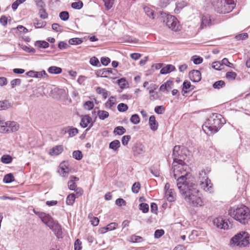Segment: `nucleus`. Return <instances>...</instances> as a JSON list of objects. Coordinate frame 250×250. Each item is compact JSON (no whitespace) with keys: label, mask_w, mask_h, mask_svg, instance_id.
Listing matches in <instances>:
<instances>
[{"label":"nucleus","mask_w":250,"mask_h":250,"mask_svg":"<svg viewBox=\"0 0 250 250\" xmlns=\"http://www.w3.org/2000/svg\"><path fill=\"white\" fill-rule=\"evenodd\" d=\"M225 86V83L224 81L222 80H220L215 82L213 84V87L215 89H220L221 88H222Z\"/></svg>","instance_id":"79ce46f5"},{"label":"nucleus","mask_w":250,"mask_h":250,"mask_svg":"<svg viewBox=\"0 0 250 250\" xmlns=\"http://www.w3.org/2000/svg\"><path fill=\"white\" fill-rule=\"evenodd\" d=\"M73 157L77 160H80L83 158V154L80 150H75L72 153Z\"/></svg>","instance_id":"49530a36"},{"label":"nucleus","mask_w":250,"mask_h":250,"mask_svg":"<svg viewBox=\"0 0 250 250\" xmlns=\"http://www.w3.org/2000/svg\"><path fill=\"white\" fill-rule=\"evenodd\" d=\"M113 69L110 68H104L96 71V75L98 77L108 78L109 74L112 73Z\"/></svg>","instance_id":"ddd939ff"},{"label":"nucleus","mask_w":250,"mask_h":250,"mask_svg":"<svg viewBox=\"0 0 250 250\" xmlns=\"http://www.w3.org/2000/svg\"><path fill=\"white\" fill-rule=\"evenodd\" d=\"M131 136L130 135L124 136L122 138V143L124 146L128 144V141L130 140Z\"/></svg>","instance_id":"0e129e2a"},{"label":"nucleus","mask_w":250,"mask_h":250,"mask_svg":"<svg viewBox=\"0 0 250 250\" xmlns=\"http://www.w3.org/2000/svg\"><path fill=\"white\" fill-rule=\"evenodd\" d=\"M134 155H138L145 153V147L141 144H137L133 148Z\"/></svg>","instance_id":"6ab92c4d"},{"label":"nucleus","mask_w":250,"mask_h":250,"mask_svg":"<svg viewBox=\"0 0 250 250\" xmlns=\"http://www.w3.org/2000/svg\"><path fill=\"white\" fill-rule=\"evenodd\" d=\"M165 21L167 27L171 29L172 30L176 31L179 29L180 25L179 22L174 16L167 15Z\"/></svg>","instance_id":"1a4fd4ad"},{"label":"nucleus","mask_w":250,"mask_h":250,"mask_svg":"<svg viewBox=\"0 0 250 250\" xmlns=\"http://www.w3.org/2000/svg\"><path fill=\"white\" fill-rule=\"evenodd\" d=\"M129 241L133 243H140L143 241V238L139 236L132 235L130 236Z\"/></svg>","instance_id":"ea45409f"},{"label":"nucleus","mask_w":250,"mask_h":250,"mask_svg":"<svg viewBox=\"0 0 250 250\" xmlns=\"http://www.w3.org/2000/svg\"><path fill=\"white\" fill-rule=\"evenodd\" d=\"M68 133L69 137L75 136L78 133V130L76 128L68 126L65 129V133Z\"/></svg>","instance_id":"a878e982"},{"label":"nucleus","mask_w":250,"mask_h":250,"mask_svg":"<svg viewBox=\"0 0 250 250\" xmlns=\"http://www.w3.org/2000/svg\"><path fill=\"white\" fill-rule=\"evenodd\" d=\"M225 119L220 114H213L202 126L203 130L206 133H214L217 132L224 124Z\"/></svg>","instance_id":"f03ea898"},{"label":"nucleus","mask_w":250,"mask_h":250,"mask_svg":"<svg viewBox=\"0 0 250 250\" xmlns=\"http://www.w3.org/2000/svg\"><path fill=\"white\" fill-rule=\"evenodd\" d=\"M191 87H193V86L191 85L190 83L188 81H185L183 84L182 95L184 96L185 94L187 93L188 91L185 89H188Z\"/></svg>","instance_id":"c9c22d12"},{"label":"nucleus","mask_w":250,"mask_h":250,"mask_svg":"<svg viewBox=\"0 0 250 250\" xmlns=\"http://www.w3.org/2000/svg\"><path fill=\"white\" fill-rule=\"evenodd\" d=\"M177 188L186 202L193 207L202 206L204 203L197 184L190 181L178 183Z\"/></svg>","instance_id":"f257e3e1"},{"label":"nucleus","mask_w":250,"mask_h":250,"mask_svg":"<svg viewBox=\"0 0 250 250\" xmlns=\"http://www.w3.org/2000/svg\"><path fill=\"white\" fill-rule=\"evenodd\" d=\"M191 60L195 64H199L202 62L203 60L201 57L195 55L191 57Z\"/></svg>","instance_id":"864d4df0"},{"label":"nucleus","mask_w":250,"mask_h":250,"mask_svg":"<svg viewBox=\"0 0 250 250\" xmlns=\"http://www.w3.org/2000/svg\"><path fill=\"white\" fill-rule=\"evenodd\" d=\"M149 125L151 130L155 131L157 129L158 127V123L156 121L155 117L154 115H151L149 119Z\"/></svg>","instance_id":"aec40b11"},{"label":"nucleus","mask_w":250,"mask_h":250,"mask_svg":"<svg viewBox=\"0 0 250 250\" xmlns=\"http://www.w3.org/2000/svg\"><path fill=\"white\" fill-rule=\"evenodd\" d=\"M249 236L248 233L242 232L234 235L230 240V245L246 247L249 243Z\"/></svg>","instance_id":"0eeeda50"},{"label":"nucleus","mask_w":250,"mask_h":250,"mask_svg":"<svg viewBox=\"0 0 250 250\" xmlns=\"http://www.w3.org/2000/svg\"><path fill=\"white\" fill-rule=\"evenodd\" d=\"M118 226L116 223H111L108 224L106 227H104L102 229V231L105 233L107 231H110L115 229Z\"/></svg>","instance_id":"cd10ccee"},{"label":"nucleus","mask_w":250,"mask_h":250,"mask_svg":"<svg viewBox=\"0 0 250 250\" xmlns=\"http://www.w3.org/2000/svg\"><path fill=\"white\" fill-rule=\"evenodd\" d=\"M83 42V40L79 38H74L69 39L68 41L69 44L71 45H79Z\"/></svg>","instance_id":"e433bc0d"},{"label":"nucleus","mask_w":250,"mask_h":250,"mask_svg":"<svg viewBox=\"0 0 250 250\" xmlns=\"http://www.w3.org/2000/svg\"><path fill=\"white\" fill-rule=\"evenodd\" d=\"M14 181V177L13 175L10 173L8 174H6L4 178L3 181L5 183H10Z\"/></svg>","instance_id":"4c0bfd02"},{"label":"nucleus","mask_w":250,"mask_h":250,"mask_svg":"<svg viewBox=\"0 0 250 250\" xmlns=\"http://www.w3.org/2000/svg\"><path fill=\"white\" fill-rule=\"evenodd\" d=\"M248 37V34L247 33H244L242 34L236 35L235 38L237 40H243L246 39Z\"/></svg>","instance_id":"69168bd1"},{"label":"nucleus","mask_w":250,"mask_h":250,"mask_svg":"<svg viewBox=\"0 0 250 250\" xmlns=\"http://www.w3.org/2000/svg\"><path fill=\"white\" fill-rule=\"evenodd\" d=\"M42 222L47 226L54 232L58 238L61 237L62 231L61 226L56 220H41Z\"/></svg>","instance_id":"6e6552de"},{"label":"nucleus","mask_w":250,"mask_h":250,"mask_svg":"<svg viewBox=\"0 0 250 250\" xmlns=\"http://www.w3.org/2000/svg\"><path fill=\"white\" fill-rule=\"evenodd\" d=\"M26 74L30 77L38 78H41L43 77L47 76V74L44 70H42L40 72L30 70L27 72Z\"/></svg>","instance_id":"4468645a"},{"label":"nucleus","mask_w":250,"mask_h":250,"mask_svg":"<svg viewBox=\"0 0 250 250\" xmlns=\"http://www.w3.org/2000/svg\"><path fill=\"white\" fill-rule=\"evenodd\" d=\"M154 111L158 114H162L165 111V108L162 105L156 106L154 108Z\"/></svg>","instance_id":"13d9d810"},{"label":"nucleus","mask_w":250,"mask_h":250,"mask_svg":"<svg viewBox=\"0 0 250 250\" xmlns=\"http://www.w3.org/2000/svg\"><path fill=\"white\" fill-rule=\"evenodd\" d=\"M190 80L193 82H198L201 79L200 72L197 70H193L189 73Z\"/></svg>","instance_id":"2eb2a0df"},{"label":"nucleus","mask_w":250,"mask_h":250,"mask_svg":"<svg viewBox=\"0 0 250 250\" xmlns=\"http://www.w3.org/2000/svg\"><path fill=\"white\" fill-rule=\"evenodd\" d=\"M187 150L183 146H176L174 147L172 153L173 162L172 164H184L187 158Z\"/></svg>","instance_id":"39448f33"},{"label":"nucleus","mask_w":250,"mask_h":250,"mask_svg":"<svg viewBox=\"0 0 250 250\" xmlns=\"http://www.w3.org/2000/svg\"><path fill=\"white\" fill-rule=\"evenodd\" d=\"M98 115L101 120H104L109 116V113L105 110H98Z\"/></svg>","instance_id":"a19ab883"},{"label":"nucleus","mask_w":250,"mask_h":250,"mask_svg":"<svg viewBox=\"0 0 250 250\" xmlns=\"http://www.w3.org/2000/svg\"><path fill=\"white\" fill-rule=\"evenodd\" d=\"M139 208L144 213H146L148 211L149 206L146 203H141L139 205Z\"/></svg>","instance_id":"6e6d98bb"},{"label":"nucleus","mask_w":250,"mask_h":250,"mask_svg":"<svg viewBox=\"0 0 250 250\" xmlns=\"http://www.w3.org/2000/svg\"><path fill=\"white\" fill-rule=\"evenodd\" d=\"M70 180L68 182V187L70 190H75L77 188V185L75 183L76 181H79V178L74 176H71L70 177Z\"/></svg>","instance_id":"f3484780"},{"label":"nucleus","mask_w":250,"mask_h":250,"mask_svg":"<svg viewBox=\"0 0 250 250\" xmlns=\"http://www.w3.org/2000/svg\"><path fill=\"white\" fill-rule=\"evenodd\" d=\"M212 4L215 10L220 14L229 13L235 6L234 0H213Z\"/></svg>","instance_id":"20e7f679"},{"label":"nucleus","mask_w":250,"mask_h":250,"mask_svg":"<svg viewBox=\"0 0 250 250\" xmlns=\"http://www.w3.org/2000/svg\"><path fill=\"white\" fill-rule=\"evenodd\" d=\"M48 71L51 74H59L62 72V69L61 67L52 66L48 68Z\"/></svg>","instance_id":"7c9ffc66"},{"label":"nucleus","mask_w":250,"mask_h":250,"mask_svg":"<svg viewBox=\"0 0 250 250\" xmlns=\"http://www.w3.org/2000/svg\"><path fill=\"white\" fill-rule=\"evenodd\" d=\"M126 132V129L122 126L116 127L113 131V133L115 135H122Z\"/></svg>","instance_id":"2f4dec72"},{"label":"nucleus","mask_w":250,"mask_h":250,"mask_svg":"<svg viewBox=\"0 0 250 250\" xmlns=\"http://www.w3.org/2000/svg\"><path fill=\"white\" fill-rule=\"evenodd\" d=\"M165 196L169 202H173L176 199V193L173 189H169L165 192Z\"/></svg>","instance_id":"a211bd4d"},{"label":"nucleus","mask_w":250,"mask_h":250,"mask_svg":"<svg viewBox=\"0 0 250 250\" xmlns=\"http://www.w3.org/2000/svg\"><path fill=\"white\" fill-rule=\"evenodd\" d=\"M74 250H81L82 247V242L78 239H77L75 243H74Z\"/></svg>","instance_id":"680f3d73"},{"label":"nucleus","mask_w":250,"mask_h":250,"mask_svg":"<svg viewBox=\"0 0 250 250\" xmlns=\"http://www.w3.org/2000/svg\"><path fill=\"white\" fill-rule=\"evenodd\" d=\"M11 106V104L7 100L0 101V110H6Z\"/></svg>","instance_id":"72a5a7b5"},{"label":"nucleus","mask_w":250,"mask_h":250,"mask_svg":"<svg viewBox=\"0 0 250 250\" xmlns=\"http://www.w3.org/2000/svg\"><path fill=\"white\" fill-rule=\"evenodd\" d=\"M175 69V68L174 66L171 64H167L165 67H164L161 69L160 73L162 74H167L172 71H174Z\"/></svg>","instance_id":"5701e85b"},{"label":"nucleus","mask_w":250,"mask_h":250,"mask_svg":"<svg viewBox=\"0 0 250 250\" xmlns=\"http://www.w3.org/2000/svg\"><path fill=\"white\" fill-rule=\"evenodd\" d=\"M59 17L62 20L66 21L69 18V13L67 11L61 12L59 14Z\"/></svg>","instance_id":"5fc2aeb1"},{"label":"nucleus","mask_w":250,"mask_h":250,"mask_svg":"<svg viewBox=\"0 0 250 250\" xmlns=\"http://www.w3.org/2000/svg\"><path fill=\"white\" fill-rule=\"evenodd\" d=\"M33 24L36 28H43L46 25V21L35 19L33 20Z\"/></svg>","instance_id":"c85d7f7f"},{"label":"nucleus","mask_w":250,"mask_h":250,"mask_svg":"<svg viewBox=\"0 0 250 250\" xmlns=\"http://www.w3.org/2000/svg\"><path fill=\"white\" fill-rule=\"evenodd\" d=\"M237 74L233 71L228 72L226 74V77L229 80H234L235 79Z\"/></svg>","instance_id":"09e8293b"},{"label":"nucleus","mask_w":250,"mask_h":250,"mask_svg":"<svg viewBox=\"0 0 250 250\" xmlns=\"http://www.w3.org/2000/svg\"><path fill=\"white\" fill-rule=\"evenodd\" d=\"M187 3L186 1L184 0H181L180 1H178L176 3V7L174 9V12L175 13H179L180 10L183 9L184 7L186 6Z\"/></svg>","instance_id":"b1692460"},{"label":"nucleus","mask_w":250,"mask_h":250,"mask_svg":"<svg viewBox=\"0 0 250 250\" xmlns=\"http://www.w3.org/2000/svg\"><path fill=\"white\" fill-rule=\"evenodd\" d=\"M83 6V3L82 1H78L77 2H74L71 4L72 8L75 9H81Z\"/></svg>","instance_id":"de8ad7c7"},{"label":"nucleus","mask_w":250,"mask_h":250,"mask_svg":"<svg viewBox=\"0 0 250 250\" xmlns=\"http://www.w3.org/2000/svg\"><path fill=\"white\" fill-rule=\"evenodd\" d=\"M212 223L217 228L221 229H228L232 227L229 220H212Z\"/></svg>","instance_id":"9d476101"},{"label":"nucleus","mask_w":250,"mask_h":250,"mask_svg":"<svg viewBox=\"0 0 250 250\" xmlns=\"http://www.w3.org/2000/svg\"><path fill=\"white\" fill-rule=\"evenodd\" d=\"M222 66H223L222 62L219 61L214 62L212 63V68L216 70H221L222 69L221 68Z\"/></svg>","instance_id":"052dcab7"},{"label":"nucleus","mask_w":250,"mask_h":250,"mask_svg":"<svg viewBox=\"0 0 250 250\" xmlns=\"http://www.w3.org/2000/svg\"><path fill=\"white\" fill-rule=\"evenodd\" d=\"M141 188V185L139 182H135L132 187V191L133 193H137L139 192Z\"/></svg>","instance_id":"8fccbe9b"},{"label":"nucleus","mask_w":250,"mask_h":250,"mask_svg":"<svg viewBox=\"0 0 250 250\" xmlns=\"http://www.w3.org/2000/svg\"><path fill=\"white\" fill-rule=\"evenodd\" d=\"M128 107L126 104L120 103L118 105L117 109L120 112H125L128 109Z\"/></svg>","instance_id":"603ef678"},{"label":"nucleus","mask_w":250,"mask_h":250,"mask_svg":"<svg viewBox=\"0 0 250 250\" xmlns=\"http://www.w3.org/2000/svg\"><path fill=\"white\" fill-rule=\"evenodd\" d=\"M165 233V231L163 229H157L154 233V237L155 238H159Z\"/></svg>","instance_id":"bf43d9fd"},{"label":"nucleus","mask_w":250,"mask_h":250,"mask_svg":"<svg viewBox=\"0 0 250 250\" xmlns=\"http://www.w3.org/2000/svg\"><path fill=\"white\" fill-rule=\"evenodd\" d=\"M6 125H4L3 130H2L3 133H10L17 131L19 129V125L14 121H7Z\"/></svg>","instance_id":"9b49d317"},{"label":"nucleus","mask_w":250,"mask_h":250,"mask_svg":"<svg viewBox=\"0 0 250 250\" xmlns=\"http://www.w3.org/2000/svg\"><path fill=\"white\" fill-rule=\"evenodd\" d=\"M200 186L205 191L211 193L213 191L212 184L210 180L206 177L205 182H201Z\"/></svg>","instance_id":"f8f14e48"},{"label":"nucleus","mask_w":250,"mask_h":250,"mask_svg":"<svg viewBox=\"0 0 250 250\" xmlns=\"http://www.w3.org/2000/svg\"><path fill=\"white\" fill-rule=\"evenodd\" d=\"M21 80L20 79H15L11 81V84L12 88L15 87L16 85H20Z\"/></svg>","instance_id":"774afa93"},{"label":"nucleus","mask_w":250,"mask_h":250,"mask_svg":"<svg viewBox=\"0 0 250 250\" xmlns=\"http://www.w3.org/2000/svg\"><path fill=\"white\" fill-rule=\"evenodd\" d=\"M62 151L63 147L62 146H57L50 150L49 154L52 156H56L61 154Z\"/></svg>","instance_id":"412c9836"},{"label":"nucleus","mask_w":250,"mask_h":250,"mask_svg":"<svg viewBox=\"0 0 250 250\" xmlns=\"http://www.w3.org/2000/svg\"><path fill=\"white\" fill-rule=\"evenodd\" d=\"M1 161L4 164H9L12 161V158L9 155H4L1 158Z\"/></svg>","instance_id":"37998d69"},{"label":"nucleus","mask_w":250,"mask_h":250,"mask_svg":"<svg viewBox=\"0 0 250 250\" xmlns=\"http://www.w3.org/2000/svg\"><path fill=\"white\" fill-rule=\"evenodd\" d=\"M144 11L148 17L152 19H154V11L152 8L148 6H145L144 7Z\"/></svg>","instance_id":"c756f323"},{"label":"nucleus","mask_w":250,"mask_h":250,"mask_svg":"<svg viewBox=\"0 0 250 250\" xmlns=\"http://www.w3.org/2000/svg\"><path fill=\"white\" fill-rule=\"evenodd\" d=\"M76 198V197L75 193L69 194L66 198V204L68 205H72L75 202Z\"/></svg>","instance_id":"f704fd0d"},{"label":"nucleus","mask_w":250,"mask_h":250,"mask_svg":"<svg viewBox=\"0 0 250 250\" xmlns=\"http://www.w3.org/2000/svg\"><path fill=\"white\" fill-rule=\"evenodd\" d=\"M116 98L113 96H111L105 104L106 108H111L115 104Z\"/></svg>","instance_id":"58836bf2"},{"label":"nucleus","mask_w":250,"mask_h":250,"mask_svg":"<svg viewBox=\"0 0 250 250\" xmlns=\"http://www.w3.org/2000/svg\"><path fill=\"white\" fill-rule=\"evenodd\" d=\"M172 168L174 174V177L177 180V184L178 183H183L184 181H187V176H188V166L184 163V164L176 163L172 164Z\"/></svg>","instance_id":"7ed1b4c3"},{"label":"nucleus","mask_w":250,"mask_h":250,"mask_svg":"<svg viewBox=\"0 0 250 250\" xmlns=\"http://www.w3.org/2000/svg\"><path fill=\"white\" fill-rule=\"evenodd\" d=\"M89 62L93 66H98L100 63L99 60L96 57L90 58Z\"/></svg>","instance_id":"e2e57ef3"},{"label":"nucleus","mask_w":250,"mask_h":250,"mask_svg":"<svg viewBox=\"0 0 250 250\" xmlns=\"http://www.w3.org/2000/svg\"><path fill=\"white\" fill-rule=\"evenodd\" d=\"M91 120L92 119L89 116L85 115L82 118L80 125L82 127L85 128L87 126L88 124L91 123Z\"/></svg>","instance_id":"4be33fe9"},{"label":"nucleus","mask_w":250,"mask_h":250,"mask_svg":"<svg viewBox=\"0 0 250 250\" xmlns=\"http://www.w3.org/2000/svg\"><path fill=\"white\" fill-rule=\"evenodd\" d=\"M121 144L120 142L118 140H115L113 141H112L111 143H110L109 145V148L114 150L116 151L118 149V148L120 147Z\"/></svg>","instance_id":"bb28decb"},{"label":"nucleus","mask_w":250,"mask_h":250,"mask_svg":"<svg viewBox=\"0 0 250 250\" xmlns=\"http://www.w3.org/2000/svg\"><path fill=\"white\" fill-rule=\"evenodd\" d=\"M104 2V5L107 10L110 9L114 3V0H103Z\"/></svg>","instance_id":"4d7b16f0"},{"label":"nucleus","mask_w":250,"mask_h":250,"mask_svg":"<svg viewBox=\"0 0 250 250\" xmlns=\"http://www.w3.org/2000/svg\"><path fill=\"white\" fill-rule=\"evenodd\" d=\"M35 45L39 48H46L49 47V43L44 41H38L35 43Z\"/></svg>","instance_id":"473e14b6"},{"label":"nucleus","mask_w":250,"mask_h":250,"mask_svg":"<svg viewBox=\"0 0 250 250\" xmlns=\"http://www.w3.org/2000/svg\"><path fill=\"white\" fill-rule=\"evenodd\" d=\"M250 209L245 206L236 208H231L229 214L233 219H246L250 215Z\"/></svg>","instance_id":"423d86ee"},{"label":"nucleus","mask_w":250,"mask_h":250,"mask_svg":"<svg viewBox=\"0 0 250 250\" xmlns=\"http://www.w3.org/2000/svg\"><path fill=\"white\" fill-rule=\"evenodd\" d=\"M94 104L92 101H88L83 104V107L85 109L91 110L94 107Z\"/></svg>","instance_id":"3c124183"},{"label":"nucleus","mask_w":250,"mask_h":250,"mask_svg":"<svg viewBox=\"0 0 250 250\" xmlns=\"http://www.w3.org/2000/svg\"><path fill=\"white\" fill-rule=\"evenodd\" d=\"M36 6L40 9L45 7V4L42 0H35Z\"/></svg>","instance_id":"338daca9"},{"label":"nucleus","mask_w":250,"mask_h":250,"mask_svg":"<svg viewBox=\"0 0 250 250\" xmlns=\"http://www.w3.org/2000/svg\"><path fill=\"white\" fill-rule=\"evenodd\" d=\"M39 15L42 19H46L48 18V14L44 7L39 9Z\"/></svg>","instance_id":"c03bdc74"},{"label":"nucleus","mask_w":250,"mask_h":250,"mask_svg":"<svg viewBox=\"0 0 250 250\" xmlns=\"http://www.w3.org/2000/svg\"><path fill=\"white\" fill-rule=\"evenodd\" d=\"M211 25V22L210 15L208 14L203 15L200 28H204L207 26H209Z\"/></svg>","instance_id":"dca6fc26"},{"label":"nucleus","mask_w":250,"mask_h":250,"mask_svg":"<svg viewBox=\"0 0 250 250\" xmlns=\"http://www.w3.org/2000/svg\"><path fill=\"white\" fill-rule=\"evenodd\" d=\"M130 121L134 125L139 124L140 122V119L139 115L137 114L132 115L130 119Z\"/></svg>","instance_id":"a18cd8bd"},{"label":"nucleus","mask_w":250,"mask_h":250,"mask_svg":"<svg viewBox=\"0 0 250 250\" xmlns=\"http://www.w3.org/2000/svg\"><path fill=\"white\" fill-rule=\"evenodd\" d=\"M96 91L98 94L102 95L104 99H106L109 95V92L101 87H97Z\"/></svg>","instance_id":"393cba45"}]
</instances>
